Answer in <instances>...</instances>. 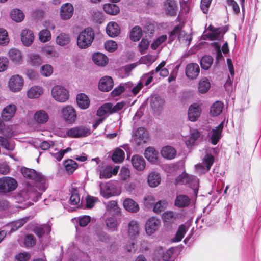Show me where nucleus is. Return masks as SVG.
<instances>
[{
	"instance_id": "nucleus-1",
	"label": "nucleus",
	"mask_w": 261,
	"mask_h": 261,
	"mask_svg": "<svg viewBox=\"0 0 261 261\" xmlns=\"http://www.w3.org/2000/svg\"><path fill=\"white\" fill-rule=\"evenodd\" d=\"M21 172L23 176L28 179L34 180L36 183L35 185V193L37 199L40 198L42 192L47 187V183L45 177L40 173L37 172L35 170L22 167Z\"/></svg>"
},
{
	"instance_id": "nucleus-2",
	"label": "nucleus",
	"mask_w": 261,
	"mask_h": 261,
	"mask_svg": "<svg viewBox=\"0 0 261 261\" xmlns=\"http://www.w3.org/2000/svg\"><path fill=\"white\" fill-rule=\"evenodd\" d=\"M94 38V33L91 28H87L79 34L77 39V44L80 48L89 47Z\"/></svg>"
},
{
	"instance_id": "nucleus-3",
	"label": "nucleus",
	"mask_w": 261,
	"mask_h": 261,
	"mask_svg": "<svg viewBox=\"0 0 261 261\" xmlns=\"http://www.w3.org/2000/svg\"><path fill=\"white\" fill-rule=\"evenodd\" d=\"M176 184L179 185L189 184L193 190L194 194L196 196L197 195L199 186V181L197 177L183 172L176 178Z\"/></svg>"
},
{
	"instance_id": "nucleus-4",
	"label": "nucleus",
	"mask_w": 261,
	"mask_h": 261,
	"mask_svg": "<svg viewBox=\"0 0 261 261\" xmlns=\"http://www.w3.org/2000/svg\"><path fill=\"white\" fill-rule=\"evenodd\" d=\"M177 36L179 41L181 43L185 44L186 45H189L192 40V37L186 33L185 31L181 30L178 26L175 27L170 33L169 41L170 42L173 41Z\"/></svg>"
},
{
	"instance_id": "nucleus-5",
	"label": "nucleus",
	"mask_w": 261,
	"mask_h": 261,
	"mask_svg": "<svg viewBox=\"0 0 261 261\" xmlns=\"http://www.w3.org/2000/svg\"><path fill=\"white\" fill-rule=\"evenodd\" d=\"M51 95L56 101L60 102H65L69 99L68 91L63 86H54L51 91Z\"/></svg>"
},
{
	"instance_id": "nucleus-6",
	"label": "nucleus",
	"mask_w": 261,
	"mask_h": 261,
	"mask_svg": "<svg viewBox=\"0 0 261 261\" xmlns=\"http://www.w3.org/2000/svg\"><path fill=\"white\" fill-rule=\"evenodd\" d=\"M24 85V81L22 76L18 75H13L9 79L8 82V87L10 91L13 92L20 91Z\"/></svg>"
},
{
	"instance_id": "nucleus-7",
	"label": "nucleus",
	"mask_w": 261,
	"mask_h": 261,
	"mask_svg": "<svg viewBox=\"0 0 261 261\" xmlns=\"http://www.w3.org/2000/svg\"><path fill=\"white\" fill-rule=\"evenodd\" d=\"M100 195L105 198H108L111 196L118 195L120 192L112 184L101 183L99 184Z\"/></svg>"
},
{
	"instance_id": "nucleus-8",
	"label": "nucleus",
	"mask_w": 261,
	"mask_h": 261,
	"mask_svg": "<svg viewBox=\"0 0 261 261\" xmlns=\"http://www.w3.org/2000/svg\"><path fill=\"white\" fill-rule=\"evenodd\" d=\"M17 187V181L14 178L4 176L0 178V192H8L14 190Z\"/></svg>"
},
{
	"instance_id": "nucleus-9",
	"label": "nucleus",
	"mask_w": 261,
	"mask_h": 261,
	"mask_svg": "<svg viewBox=\"0 0 261 261\" xmlns=\"http://www.w3.org/2000/svg\"><path fill=\"white\" fill-rule=\"evenodd\" d=\"M61 112L66 122L71 124L75 122L77 115L76 111L73 107L65 106L62 108Z\"/></svg>"
},
{
	"instance_id": "nucleus-10",
	"label": "nucleus",
	"mask_w": 261,
	"mask_h": 261,
	"mask_svg": "<svg viewBox=\"0 0 261 261\" xmlns=\"http://www.w3.org/2000/svg\"><path fill=\"white\" fill-rule=\"evenodd\" d=\"M161 225L160 220L154 217L148 219L145 223V230L146 234L151 236L154 233L160 228Z\"/></svg>"
},
{
	"instance_id": "nucleus-11",
	"label": "nucleus",
	"mask_w": 261,
	"mask_h": 261,
	"mask_svg": "<svg viewBox=\"0 0 261 261\" xmlns=\"http://www.w3.org/2000/svg\"><path fill=\"white\" fill-rule=\"evenodd\" d=\"M90 133V129L84 126L73 127L68 130V137L70 138L84 137Z\"/></svg>"
},
{
	"instance_id": "nucleus-12",
	"label": "nucleus",
	"mask_w": 261,
	"mask_h": 261,
	"mask_svg": "<svg viewBox=\"0 0 261 261\" xmlns=\"http://www.w3.org/2000/svg\"><path fill=\"white\" fill-rule=\"evenodd\" d=\"M208 29L211 31L206 36L210 40H220L223 37L224 34L227 31L226 27L221 28H215L212 25L208 27Z\"/></svg>"
},
{
	"instance_id": "nucleus-13",
	"label": "nucleus",
	"mask_w": 261,
	"mask_h": 261,
	"mask_svg": "<svg viewBox=\"0 0 261 261\" xmlns=\"http://www.w3.org/2000/svg\"><path fill=\"white\" fill-rule=\"evenodd\" d=\"M74 7L70 3L63 4L60 9V16L63 20L70 19L73 16Z\"/></svg>"
},
{
	"instance_id": "nucleus-14",
	"label": "nucleus",
	"mask_w": 261,
	"mask_h": 261,
	"mask_svg": "<svg viewBox=\"0 0 261 261\" xmlns=\"http://www.w3.org/2000/svg\"><path fill=\"white\" fill-rule=\"evenodd\" d=\"M148 139V133L143 127L138 128L134 133L133 140L136 144L138 145L146 142Z\"/></svg>"
},
{
	"instance_id": "nucleus-15",
	"label": "nucleus",
	"mask_w": 261,
	"mask_h": 261,
	"mask_svg": "<svg viewBox=\"0 0 261 261\" xmlns=\"http://www.w3.org/2000/svg\"><path fill=\"white\" fill-rule=\"evenodd\" d=\"M20 38L23 45L26 47H28L33 43L35 37L32 30L28 29H24L21 31Z\"/></svg>"
},
{
	"instance_id": "nucleus-16",
	"label": "nucleus",
	"mask_w": 261,
	"mask_h": 261,
	"mask_svg": "<svg viewBox=\"0 0 261 261\" xmlns=\"http://www.w3.org/2000/svg\"><path fill=\"white\" fill-rule=\"evenodd\" d=\"M17 107L15 105L10 104L3 109L1 117L5 121H10L14 116Z\"/></svg>"
},
{
	"instance_id": "nucleus-17",
	"label": "nucleus",
	"mask_w": 261,
	"mask_h": 261,
	"mask_svg": "<svg viewBox=\"0 0 261 261\" xmlns=\"http://www.w3.org/2000/svg\"><path fill=\"white\" fill-rule=\"evenodd\" d=\"M200 106L197 103L191 105L188 110V118L190 121L194 122L197 120L201 114Z\"/></svg>"
},
{
	"instance_id": "nucleus-18",
	"label": "nucleus",
	"mask_w": 261,
	"mask_h": 261,
	"mask_svg": "<svg viewBox=\"0 0 261 261\" xmlns=\"http://www.w3.org/2000/svg\"><path fill=\"white\" fill-rule=\"evenodd\" d=\"M177 3L175 0H166L164 4L166 14L170 16L175 15L177 11Z\"/></svg>"
},
{
	"instance_id": "nucleus-19",
	"label": "nucleus",
	"mask_w": 261,
	"mask_h": 261,
	"mask_svg": "<svg viewBox=\"0 0 261 261\" xmlns=\"http://www.w3.org/2000/svg\"><path fill=\"white\" fill-rule=\"evenodd\" d=\"M223 122H221L218 126L213 129L209 133V136L213 144L216 145L221 137V132L223 128Z\"/></svg>"
},
{
	"instance_id": "nucleus-20",
	"label": "nucleus",
	"mask_w": 261,
	"mask_h": 261,
	"mask_svg": "<svg viewBox=\"0 0 261 261\" xmlns=\"http://www.w3.org/2000/svg\"><path fill=\"white\" fill-rule=\"evenodd\" d=\"M199 67L196 63L188 64L186 67V74L189 79H195L197 77L199 73Z\"/></svg>"
},
{
	"instance_id": "nucleus-21",
	"label": "nucleus",
	"mask_w": 261,
	"mask_h": 261,
	"mask_svg": "<svg viewBox=\"0 0 261 261\" xmlns=\"http://www.w3.org/2000/svg\"><path fill=\"white\" fill-rule=\"evenodd\" d=\"M140 225L139 223L135 220H131L128 224L127 233L130 238L138 236L140 233Z\"/></svg>"
},
{
	"instance_id": "nucleus-22",
	"label": "nucleus",
	"mask_w": 261,
	"mask_h": 261,
	"mask_svg": "<svg viewBox=\"0 0 261 261\" xmlns=\"http://www.w3.org/2000/svg\"><path fill=\"white\" fill-rule=\"evenodd\" d=\"M144 156L151 163L156 164L158 162L159 152L153 147H147L145 150Z\"/></svg>"
},
{
	"instance_id": "nucleus-23",
	"label": "nucleus",
	"mask_w": 261,
	"mask_h": 261,
	"mask_svg": "<svg viewBox=\"0 0 261 261\" xmlns=\"http://www.w3.org/2000/svg\"><path fill=\"white\" fill-rule=\"evenodd\" d=\"M131 162L133 167L138 171H142L145 168V161L142 156L139 155H133Z\"/></svg>"
},
{
	"instance_id": "nucleus-24",
	"label": "nucleus",
	"mask_w": 261,
	"mask_h": 261,
	"mask_svg": "<svg viewBox=\"0 0 261 261\" xmlns=\"http://www.w3.org/2000/svg\"><path fill=\"white\" fill-rule=\"evenodd\" d=\"M8 56L11 61L15 64H21L23 60L21 51L17 48H13L9 50Z\"/></svg>"
},
{
	"instance_id": "nucleus-25",
	"label": "nucleus",
	"mask_w": 261,
	"mask_h": 261,
	"mask_svg": "<svg viewBox=\"0 0 261 261\" xmlns=\"http://www.w3.org/2000/svg\"><path fill=\"white\" fill-rule=\"evenodd\" d=\"M113 86V81L110 76L101 78L99 82L98 88L102 91H109Z\"/></svg>"
},
{
	"instance_id": "nucleus-26",
	"label": "nucleus",
	"mask_w": 261,
	"mask_h": 261,
	"mask_svg": "<svg viewBox=\"0 0 261 261\" xmlns=\"http://www.w3.org/2000/svg\"><path fill=\"white\" fill-rule=\"evenodd\" d=\"M34 121L38 124H44L46 123L49 119L47 113L44 110L36 111L33 116Z\"/></svg>"
},
{
	"instance_id": "nucleus-27",
	"label": "nucleus",
	"mask_w": 261,
	"mask_h": 261,
	"mask_svg": "<svg viewBox=\"0 0 261 261\" xmlns=\"http://www.w3.org/2000/svg\"><path fill=\"white\" fill-rule=\"evenodd\" d=\"M119 166H115L114 168L111 166H107L100 171V178H109L112 175H116L119 171Z\"/></svg>"
},
{
	"instance_id": "nucleus-28",
	"label": "nucleus",
	"mask_w": 261,
	"mask_h": 261,
	"mask_svg": "<svg viewBox=\"0 0 261 261\" xmlns=\"http://www.w3.org/2000/svg\"><path fill=\"white\" fill-rule=\"evenodd\" d=\"M106 32L109 36L115 37L119 35L120 28L116 22L111 21L107 24Z\"/></svg>"
},
{
	"instance_id": "nucleus-29",
	"label": "nucleus",
	"mask_w": 261,
	"mask_h": 261,
	"mask_svg": "<svg viewBox=\"0 0 261 261\" xmlns=\"http://www.w3.org/2000/svg\"><path fill=\"white\" fill-rule=\"evenodd\" d=\"M44 92L43 88L40 86H32L27 92V96L29 98L33 99L39 97Z\"/></svg>"
},
{
	"instance_id": "nucleus-30",
	"label": "nucleus",
	"mask_w": 261,
	"mask_h": 261,
	"mask_svg": "<svg viewBox=\"0 0 261 261\" xmlns=\"http://www.w3.org/2000/svg\"><path fill=\"white\" fill-rule=\"evenodd\" d=\"M161 153L163 158L172 160L176 156V151L173 147L166 146L162 148Z\"/></svg>"
},
{
	"instance_id": "nucleus-31",
	"label": "nucleus",
	"mask_w": 261,
	"mask_h": 261,
	"mask_svg": "<svg viewBox=\"0 0 261 261\" xmlns=\"http://www.w3.org/2000/svg\"><path fill=\"white\" fill-rule=\"evenodd\" d=\"M76 102L79 107L81 109H86L90 105L88 97L84 93H80L77 95Z\"/></svg>"
},
{
	"instance_id": "nucleus-32",
	"label": "nucleus",
	"mask_w": 261,
	"mask_h": 261,
	"mask_svg": "<svg viewBox=\"0 0 261 261\" xmlns=\"http://www.w3.org/2000/svg\"><path fill=\"white\" fill-rule=\"evenodd\" d=\"M161 181V178L158 173L151 172L148 176L147 182L149 186L152 188L159 186Z\"/></svg>"
},
{
	"instance_id": "nucleus-33",
	"label": "nucleus",
	"mask_w": 261,
	"mask_h": 261,
	"mask_svg": "<svg viewBox=\"0 0 261 261\" xmlns=\"http://www.w3.org/2000/svg\"><path fill=\"white\" fill-rule=\"evenodd\" d=\"M94 63L99 66H105L108 63V58L105 55L100 53H94L92 56Z\"/></svg>"
},
{
	"instance_id": "nucleus-34",
	"label": "nucleus",
	"mask_w": 261,
	"mask_h": 261,
	"mask_svg": "<svg viewBox=\"0 0 261 261\" xmlns=\"http://www.w3.org/2000/svg\"><path fill=\"white\" fill-rule=\"evenodd\" d=\"M123 206L126 210L132 213H136L139 210L137 203L130 198L126 199L124 201Z\"/></svg>"
},
{
	"instance_id": "nucleus-35",
	"label": "nucleus",
	"mask_w": 261,
	"mask_h": 261,
	"mask_svg": "<svg viewBox=\"0 0 261 261\" xmlns=\"http://www.w3.org/2000/svg\"><path fill=\"white\" fill-rule=\"evenodd\" d=\"M42 62V60L39 54L31 53L28 55L27 63L32 66H38Z\"/></svg>"
},
{
	"instance_id": "nucleus-36",
	"label": "nucleus",
	"mask_w": 261,
	"mask_h": 261,
	"mask_svg": "<svg viewBox=\"0 0 261 261\" xmlns=\"http://www.w3.org/2000/svg\"><path fill=\"white\" fill-rule=\"evenodd\" d=\"M112 113V104L107 103L100 107L97 112V115L105 118L108 114Z\"/></svg>"
},
{
	"instance_id": "nucleus-37",
	"label": "nucleus",
	"mask_w": 261,
	"mask_h": 261,
	"mask_svg": "<svg viewBox=\"0 0 261 261\" xmlns=\"http://www.w3.org/2000/svg\"><path fill=\"white\" fill-rule=\"evenodd\" d=\"M190 202L189 197L185 195H179L176 196L175 205L178 207L188 206Z\"/></svg>"
},
{
	"instance_id": "nucleus-38",
	"label": "nucleus",
	"mask_w": 261,
	"mask_h": 261,
	"mask_svg": "<svg viewBox=\"0 0 261 261\" xmlns=\"http://www.w3.org/2000/svg\"><path fill=\"white\" fill-rule=\"evenodd\" d=\"M223 108L224 105L222 102L220 101H216L211 107V115L213 117L219 115L222 113Z\"/></svg>"
},
{
	"instance_id": "nucleus-39",
	"label": "nucleus",
	"mask_w": 261,
	"mask_h": 261,
	"mask_svg": "<svg viewBox=\"0 0 261 261\" xmlns=\"http://www.w3.org/2000/svg\"><path fill=\"white\" fill-rule=\"evenodd\" d=\"M103 9L106 13L111 15H116L120 11L119 7L114 4H105L103 6Z\"/></svg>"
},
{
	"instance_id": "nucleus-40",
	"label": "nucleus",
	"mask_w": 261,
	"mask_h": 261,
	"mask_svg": "<svg viewBox=\"0 0 261 261\" xmlns=\"http://www.w3.org/2000/svg\"><path fill=\"white\" fill-rule=\"evenodd\" d=\"M211 87V84L209 80L203 77L201 79L198 83V91L201 93H206Z\"/></svg>"
},
{
	"instance_id": "nucleus-41",
	"label": "nucleus",
	"mask_w": 261,
	"mask_h": 261,
	"mask_svg": "<svg viewBox=\"0 0 261 261\" xmlns=\"http://www.w3.org/2000/svg\"><path fill=\"white\" fill-rule=\"evenodd\" d=\"M70 37L69 34L61 33L56 38V42L60 46H64L70 42Z\"/></svg>"
},
{
	"instance_id": "nucleus-42",
	"label": "nucleus",
	"mask_w": 261,
	"mask_h": 261,
	"mask_svg": "<svg viewBox=\"0 0 261 261\" xmlns=\"http://www.w3.org/2000/svg\"><path fill=\"white\" fill-rule=\"evenodd\" d=\"M10 17L13 21L20 22L24 19V15L20 9H14L10 12Z\"/></svg>"
},
{
	"instance_id": "nucleus-43",
	"label": "nucleus",
	"mask_w": 261,
	"mask_h": 261,
	"mask_svg": "<svg viewBox=\"0 0 261 261\" xmlns=\"http://www.w3.org/2000/svg\"><path fill=\"white\" fill-rule=\"evenodd\" d=\"M107 213L112 215H118L120 213L117 202L114 200L110 201L107 204Z\"/></svg>"
},
{
	"instance_id": "nucleus-44",
	"label": "nucleus",
	"mask_w": 261,
	"mask_h": 261,
	"mask_svg": "<svg viewBox=\"0 0 261 261\" xmlns=\"http://www.w3.org/2000/svg\"><path fill=\"white\" fill-rule=\"evenodd\" d=\"M199 136V133L197 130L194 129L192 130L190 136L185 138V141L186 145L188 147H191L194 144L195 141L198 139Z\"/></svg>"
},
{
	"instance_id": "nucleus-45",
	"label": "nucleus",
	"mask_w": 261,
	"mask_h": 261,
	"mask_svg": "<svg viewBox=\"0 0 261 261\" xmlns=\"http://www.w3.org/2000/svg\"><path fill=\"white\" fill-rule=\"evenodd\" d=\"M142 35V29L140 27L135 26L130 32V38L133 41H138Z\"/></svg>"
},
{
	"instance_id": "nucleus-46",
	"label": "nucleus",
	"mask_w": 261,
	"mask_h": 261,
	"mask_svg": "<svg viewBox=\"0 0 261 261\" xmlns=\"http://www.w3.org/2000/svg\"><path fill=\"white\" fill-rule=\"evenodd\" d=\"M64 165L66 170L69 174H72L78 166L76 162L71 159L65 161Z\"/></svg>"
},
{
	"instance_id": "nucleus-47",
	"label": "nucleus",
	"mask_w": 261,
	"mask_h": 261,
	"mask_svg": "<svg viewBox=\"0 0 261 261\" xmlns=\"http://www.w3.org/2000/svg\"><path fill=\"white\" fill-rule=\"evenodd\" d=\"M165 65V62L163 61L162 62L155 68V70H152L150 72V73L151 75H153L155 73H158L160 72V75L163 77H166L167 76L169 72L168 70L164 68V67Z\"/></svg>"
},
{
	"instance_id": "nucleus-48",
	"label": "nucleus",
	"mask_w": 261,
	"mask_h": 261,
	"mask_svg": "<svg viewBox=\"0 0 261 261\" xmlns=\"http://www.w3.org/2000/svg\"><path fill=\"white\" fill-rule=\"evenodd\" d=\"M213 59L210 56H203L200 61L201 67L204 70H207L212 65Z\"/></svg>"
},
{
	"instance_id": "nucleus-49",
	"label": "nucleus",
	"mask_w": 261,
	"mask_h": 261,
	"mask_svg": "<svg viewBox=\"0 0 261 261\" xmlns=\"http://www.w3.org/2000/svg\"><path fill=\"white\" fill-rule=\"evenodd\" d=\"M188 227L185 225H181L179 226L178 229L176 232L175 238L173 239L174 242L180 241L185 234L188 230Z\"/></svg>"
},
{
	"instance_id": "nucleus-50",
	"label": "nucleus",
	"mask_w": 261,
	"mask_h": 261,
	"mask_svg": "<svg viewBox=\"0 0 261 261\" xmlns=\"http://www.w3.org/2000/svg\"><path fill=\"white\" fill-rule=\"evenodd\" d=\"M124 156L125 153L123 150L117 148L112 155V159L115 163H119L124 160Z\"/></svg>"
},
{
	"instance_id": "nucleus-51",
	"label": "nucleus",
	"mask_w": 261,
	"mask_h": 261,
	"mask_svg": "<svg viewBox=\"0 0 261 261\" xmlns=\"http://www.w3.org/2000/svg\"><path fill=\"white\" fill-rule=\"evenodd\" d=\"M16 125H9L5 127L2 134L8 138L12 137L17 134Z\"/></svg>"
},
{
	"instance_id": "nucleus-52",
	"label": "nucleus",
	"mask_w": 261,
	"mask_h": 261,
	"mask_svg": "<svg viewBox=\"0 0 261 261\" xmlns=\"http://www.w3.org/2000/svg\"><path fill=\"white\" fill-rule=\"evenodd\" d=\"M53 67L49 64H45L40 68V72L41 75L44 77H49L53 73Z\"/></svg>"
},
{
	"instance_id": "nucleus-53",
	"label": "nucleus",
	"mask_w": 261,
	"mask_h": 261,
	"mask_svg": "<svg viewBox=\"0 0 261 261\" xmlns=\"http://www.w3.org/2000/svg\"><path fill=\"white\" fill-rule=\"evenodd\" d=\"M214 158L213 155L207 153L202 159V164L206 168V171H209L213 164Z\"/></svg>"
},
{
	"instance_id": "nucleus-54",
	"label": "nucleus",
	"mask_w": 261,
	"mask_h": 261,
	"mask_svg": "<svg viewBox=\"0 0 261 261\" xmlns=\"http://www.w3.org/2000/svg\"><path fill=\"white\" fill-rule=\"evenodd\" d=\"M0 145L8 150H13L15 148L14 144L9 142L6 138L0 136Z\"/></svg>"
},
{
	"instance_id": "nucleus-55",
	"label": "nucleus",
	"mask_w": 261,
	"mask_h": 261,
	"mask_svg": "<svg viewBox=\"0 0 261 261\" xmlns=\"http://www.w3.org/2000/svg\"><path fill=\"white\" fill-rule=\"evenodd\" d=\"M106 224L107 227L112 231H115L117 228V221L116 218L114 217L108 218L106 220Z\"/></svg>"
},
{
	"instance_id": "nucleus-56",
	"label": "nucleus",
	"mask_w": 261,
	"mask_h": 261,
	"mask_svg": "<svg viewBox=\"0 0 261 261\" xmlns=\"http://www.w3.org/2000/svg\"><path fill=\"white\" fill-rule=\"evenodd\" d=\"M130 171L125 166H123L119 172V176L120 180L125 181L128 179L130 177Z\"/></svg>"
},
{
	"instance_id": "nucleus-57",
	"label": "nucleus",
	"mask_w": 261,
	"mask_h": 261,
	"mask_svg": "<svg viewBox=\"0 0 261 261\" xmlns=\"http://www.w3.org/2000/svg\"><path fill=\"white\" fill-rule=\"evenodd\" d=\"M39 40L43 42H46L51 39V33L47 29L41 30L39 33Z\"/></svg>"
},
{
	"instance_id": "nucleus-58",
	"label": "nucleus",
	"mask_w": 261,
	"mask_h": 261,
	"mask_svg": "<svg viewBox=\"0 0 261 261\" xmlns=\"http://www.w3.org/2000/svg\"><path fill=\"white\" fill-rule=\"evenodd\" d=\"M71 151L70 147H68L65 149L58 150L57 152H50L51 155L54 156L57 161H60L63 158L66 153Z\"/></svg>"
},
{
	"instance_id": "nucleus-59",
	"label": "nucleus",
	"mask_w": 261,
	"mask_h": 261,
	"mask_svg": "<svg viewBox=\"0 0 261 261\" xmlns=\"http://www.w3.org/2000/svg\"><path fill=\"white\" fill-rule=\"evenodd\" d=\"M9 39L7 31L3 28H0V44L5 45L9 43Z\"/></svg>"
},
{
	"instance_id": "nucleus-60",
	"label": "nucleus",
	"mask_w": 261,
	"mask_h": 261,
	"mask_svg": "<svg viewBox=\"0 0 261 261\" xmlns=\"http://www.w3.org/2000/svg\"><path fill=\"white\" fill-rule=\"evenodd\" d=\"M80 198L77 190L73 189L71 191V195L70 198V202L71 204L76 205L79 203Z\"/></svg>"
},
{
	"instance_id": "nucleus-61",
	"label": "nucleus",
	"mask_w": 261,
	"mask_h": 261,
	"mask_svg": "<svg viewBox=\"0 0 261 261\" xmlns=\"http://www.w3.org/2000/svg\"><path fill=\"white\" fill-rule=\"evenodd\" d=\"M42 52L48 57L58 58V53L51 46H46L43 48Z\"/></svg>"
},
{
	"instance_id": "nucleus-62",
	"label": "nucleus",
	"mask_w": 261,
	"mask_h": 261,
	"mask_svg": "<svg viewBox=\"0 0 261 261\" xmlns=\"http://www.w3.org/2000/svg\"><path fill=\"white\" fill-rule=\"evenodd\" d=\"M105 47L107 50L109 52H114L117 48V43L113 40H108L105 43Z\"/></svg>"
},
{
	"instance_id": "nucleus-63",
	"label": "nucleus",
	"mask_w": 261,
	"mask_h": 261,
	"mask_svg": "<svg viewBox=\"0 0 261 261\" xmlns=\"http://www.w3.org/2000/svg\"><path fill=\"white\" fill-rule=\"evenodd\" d=\"M167 36L165 35L160 36L151 44V48L154 50L156 49L162 43L165 42Z\"/></svg>"
},
{
	"instance_id": "nucleus-64",
	"label": "nucleus",
	"mask_w": 261,
	"mask_h": 261,
	"mask_svg": "<svg viewBox=\"0 0 261 261\" xmlns=\"http://www.w3.org/2000/svg\"><path fill=\"white\" fill-rule=\"evenodd\" d=\"M144 205L147 208H151L154 204L155 199L151 195H147L144 198Z\"/></svg>"
}]
</instances>
